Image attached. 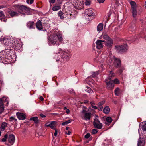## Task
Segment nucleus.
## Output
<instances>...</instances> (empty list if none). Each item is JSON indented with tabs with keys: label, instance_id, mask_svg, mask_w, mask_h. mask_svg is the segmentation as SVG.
I'll use <instances>...</instances> for the list:
<instances>
[{
	"label": "nucleus",
	"instance_id": "f257e3e1",
	"mask_svg": "<svg viewBox=\"0 0 146 146\" xmlns=\"http://www.w3.org/2000/svg\"><path fill=\"white\" fill-rule=\"evenodd\" d=\"M63 38L62 37V35L60 33L55 32L50 35V36L48 38L50 44L59 45L60 44V42L63 41Z\"/></svg>",
	"mask_w": 146,
	"mask_h": 146
},
{
	"label": "nucleus",
	"instance_id": "f03ea898",
	"mask_svg": "<svg viewBox=\"0 0 146 146\" xmlns=\"http://www.w3.org/2000/svg\"><path fill=\"white\" fill-rule=\"evenodd\" d=\"M89 110L85 106H83L80 112V117L82 119L86 121L90 120L91 113L90 112H88Z\"/></svg>",
	"mask_w": 146,
	"mask_h": 146
},
{
	"label": "nucleus",
	"instance_id": "7ed1b4c3",
	"mask_svg": "<svg viewBox=\"0 0 146 146\" xmlns=\"http://www.w3.org/2000/svg\"><path fill=\"white\" fill-rule=\"evenodd\" d=\"M14 7L16 8L17 11L20 14H23V13H27L29 11L30 8L23 5H15Z\"/></svg>",
	"mask_w": 146,
	"mask_h": 146
},
{
	"label": "nucleus",
	"instance_id": "20e7f679",
	"mask_svg": "<svg viewBox=\"0 0 146 146\" xmlns=\"http://www.w3.org/2000/svg\"><path fill=\"white\" fill-rule=\"evenodd\" d=\"M117 51L119 53H122L126 51L127 49V45L125 44L123 46L117 45L115 47Z\"/></svg>",
	"mask_w": 146,
	"mask_h": 146
},
{
	"label": "nucleus",
	"instance_id": "39448f33",
	"mask_svg": "<svg viewBox=\"0 0 146 146\" xmlns=\"http://www.w3.org/2000/svg\"><path fill=\"white\" fill-rule=\"evenodd\" d=\"M93 124L94 127L98 129H101L103 126L102 124L97 118L94 119Z\"/></svg>",
	"mask_w": 146,
	"mask_h": 146
},
{
	"label": "nucleus",
	"instance_id": "423d86ee",
	"mask_svg": "<svg viewBox=\"0 0 146 146\" xmlns=\"http://www.w3.org/2000/svg\"><path fill=\"white\" fill-rule=\"evenodd\" d=\"M71 3L75 7L78 8H81L83 5V4L81 1L79 0H70Z\"/></svg>",
	"mask_w": 146,
	"mask_h": 146
},
{
	"label": "nucleus",
	"instance_id": "0eeeda50",
	"mask_svg": "<svg viewBox=\"0 0 146 146\" xmlns=\"http://www.w3.org/2000/svg\"><path fill=\"white\" fill-rule=\"evenodd\" d=\"M15 141V137L13 134L9 135L8 137V141L9 145L13 144Z\"/></svg>",
	"mask_w": 146,
	"mask_h": 146
},
{
	"label": "nucleus",
	"instance_id": "6e6552de",
	"mask_svg": "<svg viewBox=\"0 0 146 146\" xmlns=\"http://www.w3.org/2000/svg\"><path fill=\"white\" fill-rule=\"evenodd\" d=\"M94 10L91 8H89L87 9L85 11V14H86L88 16L92 17L95 15V12Z\"/></svg>",
	"mask_w": 146,
	"mask_h": 146
},
{
	"label": "nucleus",
	"instance_id": "1a4fd4ad",
	"mask_svg": "<svg viewBox=\"0 0 146 146\" xmlns=\"http://www.w3.org/2000/svg\"><path fill=\"white\" fill-rule=\"evenodd\" d=\"M104 40H98L96 42V48L98 49H100L103 47V42H104Z\"/></svg>",
	"mask_w": 146,
	"mask_h": 146
},
{
	"label": "nucleus",
	"instance_id": "9d476101",
	"mask_svg": "<svg viewBox=\"0 0 146 146\" xmlns=\"http://www.w3.org/2000/svg\"><path fill=\"white\" fill-rule=\"evenodd\" d=\"M8 13L11 17L18 16L19 15V13L17 11H14L11 9L8 11Z\"/></svg>",
	"mask_w": 146,
	"mask_h": 146
},
{
	"label": "nucleus",
	"instance_id": "9b49d317",
	"mask_svg": "<svg viewBox=\"0 0 146 146\" xmlns=\"http://www.w3.org/2000/svg\"><path fill=\"white\" fill-rule=\"evenodd\" d=\"M56 122L55 121H52L50 123H47L45 124V126L47 127H49L52 129H55V127L56 125Z\"/></svg>",
	"mask_w": 146,
	"mask_h": 146
},
{
	"label": "nucleus",
	"instance_id": "f8f14e48",
	"mask_svg": "<svg viewBox=\"0 0 146 146\" xmlns=\"http://www.w3.org/2000/svg\"><path fill=\"white\" fill-rule=\"evenodd\" d=\"M106 84L107 87L108 89L111 90L114 88V84L112 80H110L108 82H106Z\"/></svg>",
	"mask_w": 146,
	"mask_h": 146
},
{
	"label": "nucleus",
	"instance_id": "ddd939ff",
	"mask_svg": "<svg viewBox=\"0 0 146 146\" xmlns=\"http://www.w3.org/2000/svg\"><path fill=\"white\" fill-rule=\"evenodd\" d=\"M16 115L19 120H24L26 117V115L25 114L19 112H18L16 113Z\"/></svg>",
	"mask_w": 146,
	"mask_h": 146
},
{
	"label": "nucleus",
	"instance_id": "4468645a",
	"mask_svg": "<svg viewBox=\"0 0 146 146\" xmlns=\"http://www.w3.org/2000/svg\"><path fill=\"white\" fill-rule=\"evenodd\" d=\"M114 65L116 67H119L121 66V61L120 60L117 58L114 57Z\"/></svg>",
	"mask_w": 146,
	"mask_h": 146
},
{
	"label": "nucleus",
	"instance_id": "2eb2a0df",
	"mask_svg": "<svg viewBox=\"0 0 146 146\" xmlns=\"http://www.w3.org/2000/svg\"><path fill=\"white\" fill-rule=\"evenodd\" d=\"M62 58L64 59H65L66 60H68L70 57V54L69 53L65 51H63L62 53Z\"/></svg>",
	"mask_w": 146,
	"mask_h": 146
},
{
	"label": "nucleus",
	"instance_id": "dca6fc26",
	"mask_svg": "<svg viewBox=\"0 0 146 146\" xmlns=\"http://www.w3.org/2000/svg\"><path fill=\"white\" fill-rule=\"evenodd\" d=\"M100 39H104L106 41L111 39L109 36L106 33H103L100 36Z\"/></svg>",
	"mask_w": 146,
	"mask_h": 146
},
{
	"label": "nucleus",
	"instance_id": "f3484780",
	"mask_svg": "<svg viewBox=\"0 0 146 146\" xmlns=\"http://www.w3.org/2000/svg\"><path fill=\"white\" fill-rule=\"evenodd\" d=\"M36 26L37 28L39 30H41L43 29L42 23L40 20L38 21L36 23Z\"/></svg>",
	"mask_w": 146,
	"mask_h": 146
},
{
	"label": "nucleus",
	"instance_id": "a211bd4d",
	"mask_svg": "<svg viewBox=\"0 0 146 146\" xmlns=\"http://www.w3.org/2000/svg\"><path fill=\"white\" fill-rule=\"evenodd\" d=\"M145 143V141L144 139L140 138L138 141V146H143Z\"/></svg>",
	"mask_w": 146,
	"mask_h": 146
},
{
	"label": "nucleus",
	"instance_id": "6ab92c4d",
	"mask_svg": "<svg viewBox=\"0 0 146 146\" xmlns=\"http://www.w3.org/2000/svg\"><path fill=\"white\" fill-rule=\"evenodd\" d=\"M27 25L29 29L33 28L35 26L34 22L33 21H29L27 23Z\"/></svg>",
	"mask_w": 146,
	"mask_h": 146
},
{
	"label": "nucleus",
	"instance_id": "aec40b11",
	"mask_svg": "<svg viewBox=\"0 0 146 146\" xmlns=\"http://www.w3.org/2000/svg\"><path fill=\"white\" fill-rule=\"evenodd\" d=\"M105 45L108 47L110 48L112 46L113 44V41L111 39L107 41L106 42H105Z\"/></svg>",
	"mask_w": 146,
	"mask_h": 146
},
{
	"label": "nucleus",
	"instance_id": "412c9836",
	"mask_svg": "<svg viewBox=\"0 0 146 146\" xmlns=\"http://www.w3.org/2000/svg\"><path fill=\"white\" fill-rule=\"evenodd\" d=\"M112 119L111 117H108L106 118V121L105 122V123L107 125H109L111 123Z\"/></svg>",
	"mask_w": 146,
	"mask_h": 146
},
{
	"label": "nucleus",
	"instance_id": "4be33fe9",
	"mask_svg": "<svg viewBox=\"0 0 146 146\" xmlns=\"http://www.w3.org/2000/svg\"><path fill=\"white\" fill-rule=\"evenodd\" d=\"M58 15L61 19H63L64 18H65V14L61 11H60L58 12Z\"/></svg>",
	"mask_w": 146,
	"mask_h": 146
},
{
	"label": "nucleus",
	"instance_id": "5701e85b",
	"mask_svg": "<svg viewBox=\"0 0 146 146\" xmlns=\"http://www.w3.org/2000/svg\"><path fill=\"white\" fill-rule=\"evenodd\" d=\"M8 125V123L5 122H3L1 124L0 129L2 131H3L5 129V128Z\"/></svg>",
	"mask_w": 146,
	"mask_h": 146
},
{
	"label": "nucleus",
	"instance_id": "b1692460",
	"mask_svg": "<svg viewBox=\"0 0 146 146\" xmlns=\"http://www.w3.org/2000/svg\"><path fill=\"white\" fill-rule=\"evenodd\" d=\"M103 24L102 23L99 24L97 26V30L98 32L101 31L103 29Z\"/></svg>",
	"mask_w": 146,
	"mask_h": 146
},
{
	"label": "nucleus",
	"instance_id": "393cba45",
	"mask_svg": "<svg viewBox=\"0 0 146 146\" xmlns=\"http://www.w3.org/2000/svg\"><path fill=\"white\" fill-rule=\"evenodd\" d=\"M115 94L116 96H118L121 92V90L118 87L116 88L114 91Z\"/></svg>",
	"mask_w": 146,
	"mask_h": 146
},
{
	"label": "nucleus",
	"instance_id": "a878e982",
	"mask_svg": "<svg viewBox=\"0 0 146 146\" xmlns=\"http://www.w3.org/2000/svg\"><path fill=\"white\" fill-rule=\"evenodd\" d=\"M103 111L104 113L108 114L110 112V108L108 106H107L104 109Z\"/></svg>",
	"mask_w": 146,
	"mask_h": 146
},
{
	"label": "nucleus",
	"instance_id": "bb28decb",
	"mask_svg": "<svg viewBox=\"0 0 146 146\" xmlns=\"http://www.w3.org/2000/svg\"><path fill=\"white\" fill-rule=\"evenodd\" d=\"M30 120H33L35 123H37L38 122V119L36 117H31L30 119Z\"/></svg>",
	"mask_w": 146,
	"mask_h": 146
},
{
	"label": "nucleus",
	"instance_id": "cd10ccee",
	"mask_svg": "<svg viewBox=\"0 0 146 146\" xmlns=\"http://www.w3.org/2000/svg\"><path fill=\"white\" fill-rule=\"evenodd\" d=\"M131 9L132 10V13L133 17H136L137 15V11L136 8L132 9Z\"/></svg>",
	"mask_w": 146,
	"mask_h": 146
},
{
	"label": "nucleus",
	"instance_id": "c85d7f7f",
	"mask_svg": "<svg viewBox=\"0 0 146 146\" xmlns=\"http://www.w3.org/2000/svg\"><path fill=\"white\" fill-rule=\"evenodd\" d=\"M130 3L131 6V9L136 8V4L135 2L133 1H131Z\"/></svg>",
	"mask_w": 146,
	"mask_h": 146
},
{
	"label": "nucleus",
	"instance_id": "c756f323",
	"mask_svg": "<svg viewBox=\"0 0 146 146\" xmlns=\"http://www.w3.org/2000/svg\"><path fill=\"white\" fill-rule=\"evenodd\" d=\"M9 39H5L3 40V43L6 46H8L9 45Z\"/></svg>",
	"mask_w": 146,
	"mask_h": 146
},
{
	"label": "nucleus",
	"instance_id": "7c9ffc66",
	"mask_svg": "<svg viewBox=\"0 0 146 146\" xmlns=\"http://www.w3.org/2000/svg\"><path fill=\"white\" fill-rule=\"evenodd\" d=\"M65 14V18H70L72 14L68 12H66Z\"/></svg>",
	"mask_w": 146,
	"mask_h": 146
},
{
	"label": "nucleus",
	"instance_id": "2f4dec72",
	"mask_svg": "<svg viewBox=\"0 0 146 146\" xmlns=\"http://www.w3.org/2000/svg\"><path fill=\"white\" fill-rule=\"evenodd\" d=\"M2 100L3 102V104L5 103H6V104H8V102L7 100L8 98L5 97H3L2 98Z\"/></svg>",
	"mask_w": 146,
	"mask_h": 146
},
{
	"label": "nucleus",
	"instance_id": "473e14b6",
	"mask_svg": "<svg viewBox=\"0 0 146 146\" xmlns=\"http://www.w3.org/2000/svg\"><path fill=\"white\" fill-rule=\"evenodd\" d=\"M99 74L98 71L93 72H92V74L91 76L92 78H94L96 76Z\"/></svg>",
	"mask_w": 146,
	"mask_h": 146
},
{
	"label": "nucleus",
	"instance_id": "72a5a7b5",
	"mask_svg": "<svg viewBox=\"0 0 146 146\" xmlns=\"http://www.w3.org/2000/svg\"><path fill=\"white\" fill-rule=\"evenodd\" d=\"M61 9V7L60 6H56L53 7L52 8V10L53 11H56L58 10Z\"/></svg>",
	"mask_w": 146,
	"mask_h": 146
},
{
	"label": "nucleus",
	"instance_id": "f704fd0d",
	"mask_svg": "<svg viewBox=\"0 0 146 146\" xmlns=\"http://www.w3.org/2000/svg\"><path fill=\"white\" fill-rule=\"evenodd\" d=\"M85 90L86 92L89 93H92L93 92L92 90L89 87H87L86 89H85Z\"/></svg>",
	"mask_w": 146,
	"mask_h": 146
},
{
	"label": "nucleus",
	"instance_id": "c9c22d12",
	"mask_svg": "<svg viewBox=\"0 0 146 146\" xmlns=\"http://www.w3.org/2000/svg\"><path fill=\"white\" fill-rule=\"evenodd\" d=\"M8 135L6 134L5 135L4 137L2 138L1 139V141L2 142H5L6 141L7 139L8 138Z\"/></svg>",
	"mask_w": 146,
	"mask_h": 146
},
{
	"label": "nucleus",
	"instance_id": "e433bc0d",
	"mask_svg": "<svg viewBox=\"0 0 146 146\" xmlns=\"http://www.w3.org/2000/svg\"><path fill=\"white\" fill-rule=\"evenodd\" d=\"M71 122L70 120H69L62 123V125L63 126L67 124L70 123Z\"/></svg>",
	"mask_w": 146,
	"mask_h": 146
},
{
	"label": "nucleus",
	"instance_id": "4c0bfd02",
	"mask_svg": "<svg viewBox=\"0 0 146 146\" xmlns=\"http://www.w3.org/2000/svg\"><path fill=\"white\" fill-rule=\"evenodd\" d=\"M142 130L144 131H146V123H144L142 127Z\"/></svg>",
	"mask_w": 146,
	"mask_h": 146
},
{
	"label": "nucleus",
	"instance_id": "58836bf2",
	"mask_svg": "<svg viewBox=\"0 0 146 146\" xmlns=\"http://www.w3.org/2000/svg\"><path fill=\"white\" fill-rule=\"evenodd\" d=\"M91 1L90 0H86L85 2V4L86 5H90Z\"/></svg>",
	"mask_w": 146,
	"mask_h": 146
},
{
	"label": "nucleus",
	"instance_id": "ea45409f",
	"mask_svg": "<svg viewBox=\"0 0 146 146\" xmlns=\"http://www.w3.org/2000/svg\"><path fill=\"white\" fill-rule=\"evenodd\" d=\"M105 103V101L104 100H103L102 101H101L99 102L98 104V106H102V105L104 104Z\"/></svg>",
	"mask_w": 146,
	"mask_h": 146
},
{
	"label": "nucleus",
	"instance_id": "a19ab883",
	"mask_svg": "<svg viewBox=\"0 0 146 146\" xmlns=\"http://www.w3.org/2000/svg\"><path fill=\"white\" fill-rule=\"evenodd\" d=\"M5 17V15L4 14V12L2 11H0V17Z\"/></svg>",
	"mask_w": 146,
	"mask_h": 146
},
{
	"label": "nucleus",
	"instance_id": "79ce46f5",
	"mask_svg": "<svg viewBox=\"0 0 146 146\" xmlns=\"http://www.w3.org/2000/svg\"><path fill=\"white\" fill-rule=\"evenodd\" d=\"M4 110L3 106H0V114L2 113Z\"/></svg>",
	"mask_w": 146,
	"mask_h": 146
},
{
	"label": "nucleus",
	"instance_id": "37998d69",
	"mask_svg": "<svg viewBox=\"0 0 146 146\" xmlns=\"http://www.w3.org/2000/svg\"><path fill=\"white\" fill-rule=\"evenodd\" d=\"M98 131L97 129H94L92 130V134H94L96 133Z\"/></svg>",
	"mask_w": 146,
	"mask_h": 146
},
{
	"label": "nucleus",
	"instance_id": "c03bdc74",
	"mask_svg": "<svg viewBox=\"0 0 146 146\" xmlns=\"http://www.w3.org/2000/svg\"><path fill=\"white\" fill-rule=\"evenodd\" d=\"M34 1V0H30L29 2V0H26V2L28 4H32Z\"/></svg>",
	"mask_w": 146,
	"mask_h": 146
},
{
	"label": "nucleus",
	"instance_id": "a18cd8bd",
	"mask_svg": "<svg viewBox=\"0 0 146 146\" xmlns=\"http://www.w3.org/2000/svg\"><path fill=\"white\" fill-rule=\"evenodd\" d=\"M113 82H114L115 84H117L119 83V81L118 79L117 78L115 79Z\"/></svg>",
	"mask_w": 146,
	"mask_h": 146
},
{
	"label": "nucleus",
	"instance_id": "49530a36",
	"mask_svg": "<svg viewBox=\"0 0 146 146\" xmlns=\"http://www.w3.org/2000/svg\"><path fill=\"white\" fill-rule=\"evenodd\" d=\"M114 74L112 72V71H110V74H109V78L111 79V78L110 77H112L114 76Z\"/></svg>",
	"mask_w": 146,
	"mask_h": 146
},
{
	"label": "nucleus",
	"instance_id": "de8ad7c7",
	"mask_svg": "<svg viewBox=\"0 0 146 146\" xmlns=\"http://www.w3.org/2000/svg\"><path fill=\"white\" fill-rule=\"evenodd\" d=\"M90 134L89 133H87L85 135V138L86 139L89 138L90 136Z\"/></svg>",
	"mask_w": 146,
	"mask_h": 146
},
{
	"label": "nucleus",
	"instance_id": "09e8293b",
	"mask_svg": "<svg viewBox=\"0 0 146 146\" xmlns=\"http://www.w3.org/2000/svg\"><path fill=\"white\" fill-rule=\"evenodd\" d=\"M0 106H3V102L1 98H0Z\"/></svg>",
	"mask_w": 146,
	"mask_h": 146
},
{
	"label": "nucleus",
	"instance_id": "8fccbe9b",
	"mask_svg": "<svg viewBox=\"0 0 146 146\" xmlns=\"http://www.w3.org/2000/svg\"><path fill=\"white\" fill-rule=\"evenodd\" d=\"M103 107L102 106H98V110L100 111H102Z\"/></svg>",
	"mask_w": 146,
	"mask_h": 146
},
{
	"label": "nucleus",
	"instance_id": "3c124183",
	"mask_svg": "<svg viewBox=\"0 0 146 146\" xmlns=\"http://www.w3.org/2000/svg\"><path fill=\"white\" fill-rule=\"evenodd\" d=\"M15 48L16 49H18L20 48V46L19 45V44H18L15 45Z\"/></svg>",
	"mask_w": 146,
	"mask_h": 146
},
{
	"label": "nucleus",
	"instance_id": "603ef678",
	"mask_svg": "<svg viewBox=\"0 0 146 146\" xmlns=\"http://www.w3.org/2000/svg\"><path fill=\"white\" fill-rule=\"evenodd\" d=\"M55 132L54 133V135L55 136H56L57 135L58 133V131L56 129H55Z\"/></svg>",
	"mask_w": 146,
	"mask_h": 146
},
{
	"label": "nucleus",
	"instance_id": "864d4df0",
	"mask_svg": "<svg viewBox=\"0 0 146 146\" xmlns=\"http://www.w3.org/2000/svg\"><path fill=\"white\" fill-rule=\"evenodd\" d=\"M55 2V0H50L49 2L50 3H54Z\"/></svg>",
	"mask_w": 146,
	"mask_h": 146
},
{
	"label": "nucleus",
	"instance_id": "5fc2aeb1",
	"mask_svg": "<svg viewBox=\"0 0 146 146\" xmlns=\"http://www.w3.org/2000/svg\"><path fill=\"white\" fill-rule=\"evenodd\" d=\"M15 119V118L13 117H11L10 118L9 121H12L13 120H14Z\"/></svg>",
	"mask_w": 146,
	"mask_h": 146
},
{
	"label": "nucleus",
	"instance_id": "6e6d98bb",
	"mask_svg": "<svg viewBox=\"0 0 146 146\" xmlns=\"http://www.w3.org/2000/svg\"><path fill=\"white\" fill-rule=\"evenodd\" d=\"M97 1L99 3H102L104 2L105 0H97Z\"/></svg>",
	"mask_w": 146,
	"mask_h": 146
},
{
	"label": "nucleus",
	"instance_id": "4d7b16f0",
	"mask_svg": "<svg viewBox=\"0 0 146 146\" xmlns=\"http://www.w3.org/2000/svg\"><path fill=\"white\" fill-rule=\"evenodd\" d=\"M92 108H93L94 109H95V110L97 109L98 108L97 107H96V106H94V105L92 106Z\"/></svg>",
	"mask_w": 146,
	"mask_h": 146
},
{
	"label": "nucleus",
	"instance_id": "13d9d810",
	"mask_svg": "<svg viewBox=\"0 0 146 146\" xmlns=\"http://www.w3.org/2000/svg\"><path fill=\"white\" fill-rule=\"evenodd\" d=\"M40 115L42 118H44L46 117V116L42 114H40Z\"/></svg>",
	"mask_w": 146,
	"mask_h": 146
},
{
	"label": "nucleus",
	"instance_id": "bf43d9fd",
	"mask_svg": "<svg viewBox=\"0 0 146 146\" xmlns=\"http://www.w3.org/2000/svg\"><path fill=\"white\" fill-rule=\"evenodd\" d=\"M65 133L66 134L69 135L70 134L71 132L70 131H68V132H66Z\"/></svg>",
	"mask_w": 146,
	"mask_h": 146
},
{
	"label": "nucleus",
	"instance_id": "052dcab7",
	"mask_svg": "<svg viewBox=\"0 0 146 146\" xmlns=\"http://www.w3.org/2000/svg\"><path fill=\"white\" fill-rule=\"evenodd\" d=\"M66 112L67 114H69L70 113V110L68 109L66 110Z\"/></svg>",
	"mask_w": 146,
	"mask_h": 146
},
{
	"label": "nucleus",
	"instance_id": "680f3d73",
	"mask_svg": "<svg viewBox=\"0 0 146 146\" xmlns=\"http://www.w3.org/2000/svg\"><path fill=\"white\" fill-rule=\"evenodd\" d=\"M6 7L4 5H1L0 6V9L2 8H3L5 7Z\"/></svg>",
	"mask_w": 146,
	"mask_h": 146
},
{
	"label": "nucleus",
	"instance_id": "e2e57ef3",
	"mask_svg": "<svg viewBox=\"0 0 146 146\" xmlns=\"http://www.w3.org/2000/svg\"><path fill=\"white\" fill-rule=\"evenodd\" d=\"M40 100L42 101L44 100V98L43 97L40 96Z\"/></svg>",
	"mask_w": 146,
	"mask_h": 146
},
{
	"label": "nucleus",
	"instance_id": "0e129e2a",
	"mask_svg": "<svg viewBox=\"0 0 146 146\" xmlns=\"http://www.w3.org/2000/svg\"><path fill=\"white\" fill-rule=\"evenodd\" d=\"M90 104H91V106H92L94 105V102L92 101L90 102Z\"/></svg>",
	"mask_w": 146,
	"mask_h": 146
},
{
	"label": "nucleus",
	"instance_id": "69168bd1",
	"mask_svg": "<svg viewBox=\"0 0 146 146\" xmlns=\"http://www.w3.org/2000/svg\"><path fill=\"white\" fill-rule=\"evenodd\" d=\"M88 102L89 101L88 100H85L84 101V102L85 104L88 103Z\"/></svg>",
	"mask_w": 146,
	"mask_h": 146
},
{
	"label": "nucleus",
	"instance_id": "338daca9",
	"mask_svg": "<svg viewBox=\"0 0 146 146\" xmlns=\"http://www.w3.org/2000/svg\"><path fill=\"white\" fill-rule=\"evenodd\" d=\"M69 127H66V130H68V129H69Z\"/></svg>",
	"mask_w": 146,
	"mask_h": 146
},
{
	"label": "nucleus",
	"instance_id": "774afa93",
	"mask_svg": "<svg viewBox=\"0 0 146 146\" xmlns=\"http://www.w3.org/2000/svg\"><path fill=\"white\" fill-rule=\"evenodd\" d=\"M67 107H64V110H67Z\"/></svg>",
	"mask_w": 146,
	"mask_h": 146
}]
</instances>
